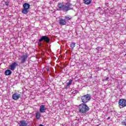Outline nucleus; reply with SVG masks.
<instances>
[{"label":"nucleus","instance_id":"nucleus-1","mask_svg":"<svg viewBox=\"0 0 126 126\" xmlns=\"http://www.w3.org/2000/svg\"><path fill=\"white\" fill-rule=\"evenodd\" d=\"M67 2L63 3V2L59 3L58 4V10H62L63 12H67L68 10H72L73 8L72 4L70 3V0H66Z\"/></svg>","mask_w":126,"mask_h":126},{"label":"nucleus","instance_id":"nucleus-2","mask_svg":"<svg viewBox=\"0 0 126 126\" xmlns=\"http://www.w3.org/2000/svg\"><path fill=\"white\" fill-rule=\"evenodd\" d=\"M78 108L79 113L80 114H82L83 115L86 114V113H87V112L90 110L89 107L85 103H81V104L79 105Z\"/></svg>","mask_w":126,"mask_h":126},{"label":"nucleus","instance_id":"nucleus-3","mask_svg":"<svg viewBox=\"0 0 126 126\" xmlns=\"http://www.w3.org/2000/svg\"><path fill=\"white\" fill-rule=\"evenodd\" d=\"M81 99L83 104H86V103H88L91 100V94H87L83 95L81 96Z\"/></svg>","mask_w":126,"mask_h":126},{"label":"nucleus","instance_id":"nucleus-4","mask_svg":"<svg viewBox=\"0 0 126 126\" xmlns=\"http://www.w3.org/2000/svg\"><path fill=\"white\" fill-rule=\"evenodd\" d=\"M29 8H30V4L28 3H25L22 9V13L23 14H27L29 12Z\"/></svg>","mask_w":126,"mask_h":126},{"label":"nucleus","instance_id":"nucleus-5","mask_svg":"<svg viewBox=\"0 0 126 126\" xmlns=\"http://www.w3.org/2000/svg\"><path fill=\"white\" fill-rule=\"evenodd\" d=\"M28 57H29L28 53H26L25 54L23 53V55L20 56V58H18V60L21 61L20 64H22V63H25L27 59H28Z\"/></svg>","mask_w":126,"mask_h":126},{"label":"nucleus","instance_id":"nucleus-6","mask_svg":"<svg viewBox=\"0 0 126 126\" xmlns=\"http://www.w3.org/2000/svg\"><path fill=\"white\" fill-rule=\"evenodd\" d=\"M42 41H44L46 43H50V38H49L47 35L42 36L41 37L40 39L38 40V42L41 43Z\"/></svg>","mask_w":126,"mask_h":126},{"label":"nucleus","instance_id":"nucleus-7","mask_svg":"<svg viewBox=\"0 0 126 126\" xmlns=\"http://www.w3.org/2000/svg\"><path fill=\"white\" fill-rule=\"evenodd\" d=\"M118 104L122 107H126V100L122 98L119 100Z\"/></svg>","mask_w":126,"mask_h":126},{"label":"nucleus","instance_id":"nucleus-8","mask_svg":"<svg viewBox=\"0 0 126 126\" xmlns=\"http://www.w3.org/2000/svg\"><path fill=\"white\" fill-rule=\"evenodd\" d=\"M17 65H18V64H17V63L16 62H14L12 63L10 65V68L11 70H14Z\"/></svg>","mask_w":126,"mask_h":126},{"label":"nucleus","instance_id":"nucleus-9","mask_svg":"<svg viewBox=\"0 0 126 126\" xmlns=\"http://www.w3.org/2000/svg\"><path fill=\"white\" fill-rule=\"evenodd\" d=\"M19 98H20V94L17 93H15L13 94L12 98L13 99V100H18Z\"/></svg>","mask_w":126,"mask_h":126},{"label":"nucleus","instance_id":"nucleus-10","mask_svg":"<svg viewBox=\"0 0 126 126\" xmlns=\"http://www.w3.org/2000/svg\"><path fill=\"white\" fill-rule=\"evenodd\" d=\"M59 22L60 25H61V26H63V25H66V21H65V19L61 18L59 19Z\"/></svg>","mask_w":126,"mask_h":126},{"label":"nucleus","instance_id":"nucleus-11","mask_svg":"<svg viewBox=\"0 0 126 126\" xmlns=\"http://www.w3.org/2000/svg\"><path fill=\"white\" fill-rule=\"evenodd\" d=\"M46 110H47V108L45 107V105H42L40 106V113H45V111H46Z\"/></svg>","mask_w":126,"mask_h":126},{"label":"nucleus","instance_id":"nucleus-12","mask_svg":"<svg viewBox=\"0 0 126 126\" xmlns=\"http://www.w3.org/2000/svg\"><path fill=\"white\" fill-rule=\"evenodd\" d=\"M19 126H28V124L26 122V121L24 120H21L20 121L19 123Z\"/></svg>","mask_w":126,"mask_h":126},{"label":"nucleus","instance_id":"nucleus-13","mask_svg":"<svg viewBox=\"0 0 126 126\" xmlns=\"http://www.w3.org/2000/svg\"><path fill=\"white\" fill-rule=\"evenodd\" d=\"M35 118L36 120H39L40 118H41V113H40V112H36L35 114Z\"/></svg>","mask_w":126,"mask_h":126},{"label":"nucleus","instance_id":"nucleus-14","mask_svg":"<svg viewBox=\"0 0 126 126\" xmlns=\"http://www.w3.org/2000/svg\"><path fill=\"white\" fill-rule=\"evenodd\" d=\"M92 2V0H84V3L85 4H90Z\"/></svg>","mask_w":126,"mask_h":126},{"label":"nucleus","instance_id":"nucleus-15","mask_svg":"<svg viewBox=\"0 0 126 126\" xmlns=\"http://www.w3.org/2000/svg\"><path fill=\"white\" fill-rule=\"evenodd\" d=\"M12 73V72L10 70H7L5 71V75H10Z\"/></svg>","mask_w":126,"mask_h":126},{"label":"nucleus","instance_id":"nucleus-16","mask_svg":"<svg viewBox=\"0 0 126 126\" xmlns=\"http://www.w3.org/2000/svg\"><path fill=\"white\" fill-rule=\"evenodd\" d=\"M70 47H71V49H72V50H73V49L74 48V47H75V43H74V42H72V43H71Z\"/></svg>","mask_w":126,"mask_h":126},{"label":"nucleus","instance_id":"nucleus-17","mask_svg":"<svg viewBox=\"0 0 126 126\" xmlns=\"http://www.w3.org/2000/svg\"><path fill=\"white\" fill-rule=\"evenodd\" d=\"M72 82V80H69V82L66 83L67 86H69V85H71V83Z\"/></svg>","mask_w":126,"mask_h":126},{"label":"nucleus","instance_id":"nucleus-18","mask_svg":"<svg viewBox=\"0 0 126 126\" xmlns=\"http://www.w3.org/2000/svg\"><path fill=\"white\" fill-rule=\"evenodd\" d=\"M96 50H97V51H102V50H103V48L101 47H96Z\"/></svg>","mask_w":126,"mask_h":126},{"label":"nucleus","instance_id":"nucleus-19","mask_svg":"<svg viewBox=\"0 0 126 126\" xmlns=\"http://www.w3.org/2000/svg\"><path fill=\"white\" fill-rule=\"evenodd\" d=\"M64 18L66 19V20L68 21V20H70L72 18L71 17L70 18L69 17H68V16H65Z\"/></svg>","mask_w":126,"mask_h":126},{"label":"nucleus","instance_id":"nucleus-20","mask_svg":"<svg viewBox=\"0 0 126 126\" xmlns=\"http://www.w3.org/2000/svg\"><path fill=\"white\" fill-rule=\"evenodd\" d=\"M104 80H105V81H107V80H109V77H106Z\"/></svg>","mask_w":126,"mask_h":126},{"label":"nucleus","instance_id":"nucleus-21","mask_svg":"<svg viewBox=\"0 0 126 126\" xmlns=\"http://www.w3.org/2000/svg\"><path fill=\"white\" fill-rule=\"evenodd\" d=\"M46 70H47V71H49V70H50V69L49 68V67H47L46 68Z\"/></svg>","mask_w":126,"mask_h":126},{"label":"nucleus","instance_id":"nucleus-22","mask_svg":"<svg viewBox=\"0 0 126 126\" xmlns=\"http://www.w3.org/2000/svg\"><path fill=\"white\" fill-rule=\"evenodd\" d=\"M110 119H111V117H108L107 118V120H110Z\"/></svg>","mask_w":126,"mask_h":126},{"label":"nucleus","instance_id":"nucleus-23","mask_svg":"<svg viewBox=\"0 0 126 126\" xmlns=\"http://www.w3.org/2000/svg\"><path fill=\"white\" fill-rule=\"evenodd\" d=\"M39 126H44L42 124H40Z\"/></svg>","mask_w":126,"mask_h":126}]
</instances>
